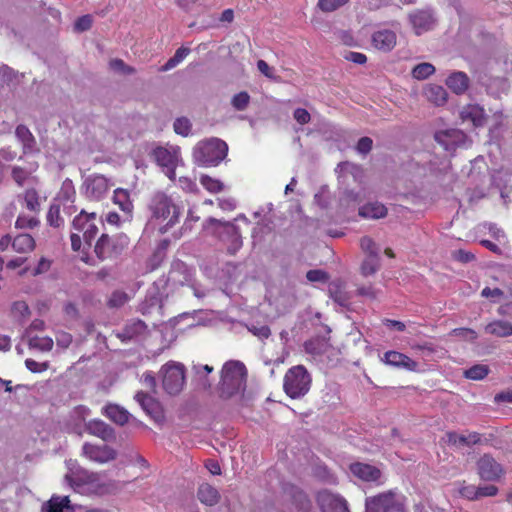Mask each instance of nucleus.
Wrapping results in <instances>:
<instances>
[{
    "instance_id": "3c124183",
    "label": "nucleus",
    "mask_w": 512,
    "mask_h": 512,
    "mask_svg": "<svg viewBox=\"0 0 512 512\" xmlns=\"http://www.w3.org/2000/svg\"><path fill=\"white\" fill-rule=\"evenodd\" d=\"M360 247L367 256H379L378 247L369 236H364L360 239Z\"/></svg>"
},
{
    "instance_id": "0e129e2a",
    "label": "nucleus",
    "mask_w": 512,
    "mask_h": 512,
    "mask_svg": "<svg viewBox=\"0 0 512 512\" xmlns=\"http://www.w3.org/2000/svg\"><path fill=\"white\" fill-rule=\"evenodd\" d=\"M294 119L301 125L307 124L311 120L310 113L304 108H297L293 113Z\"/></svg>"
},
{
    "instance_id": "9b49d317",
    "label": "nucleus",
    "mask_w": 512,
    "mask_h": 512,
    "mask_svg": "<svg viewBox=\"0 0 512 512\" xmlns=\"http://www.w3.org/2000/svg\"><path fill=\"white\" fill-rule=\"evenodd\" d=\"M65 479L72 488L77 490L85 485L96 484L99 480V475L84 468L76 467L69 470L65 475Z\"/></svg>"
},
{
    "instance_id": "1a4fd4ad",
    "label": "nucleus",
    "mask_w": 512,
    "mask_h": 512,
    "mask_svg": "<svg viewBox=\"0 0 512 512\" xmlns=\"http://www.w3.org/2000/svg\"><path fill=\"white\" fill-rule=\"evenodd\" d=\"M123 248L124 246L122 244L118 243L109 235L102 234L95 244L94 252L99 260L105 261L118 257Z\"/></svg>"
},
{
    "instance_id": "680f3d73",
    "label": "nucleus",
    "mask_w": 512,
    "mask_h": 512,
    "mask_svg": "<svg viewBox=\"0 0 512 512\" xmlns=\"http://www.w3.org/2000/svg\"><path fill=\"white\" fill-rule=\"evenodd\" d=\"M373 146V141L369 137H362L358 140L356 149L361 154H367L371 151Z\"/></svg>"
},
{
    "instance_id": "5fc2aeb1",
    "label": "nucleus",
    "mask_w": 512,
    "mask_h": 512,
    "mask_svg": "<svg viewBox=\"0 0 512 512\" xmlns=\"http://www.w3.org/2000/svg\"><path fill=\"white\" fill-rule=\"evenodd\" d=\"M504 295V292L499 288L485 287L481 291V296L490 299L491 302H498Z\"/></svg>"
},
{
    "instance_id": "09e8293b",
    "label": "nucleus",
    "mask_w": 512,
    "mask_h": 512,
    "mask_svg": "<svg viewBox=\"0 0 512 512\" xmlns=\"http://www.w3.org/2000/svg\"><path fill=\"white\" fill-rule=\"evenodd\" d=\"M443 439H444L445 443L449 446L463 447V446H466V444H467V442H465L466 441L465 435H460L455 431L446 432Z\"/></svg>"
},
{
    "instance_id": "cd10ccee",
    "label": "nucleus",
    "mask_w": 512,
    "mask_h": 512,
    "mask_svg": "<svg viewBox=\"0 0 512 512\" xmlns=\"http://www.w3.org/2000/svg\"><path fill=\"white\" fill-rule=\"evenodd\" d=\"M102 413L118 425L126 424L130 417V414L127 410L116 404L106 405L103 407Z\"/></svg>"
},
{
    "instance_id": "2f4dec72",
    "label": "nucleus",
    "mask_w": 512,
    "mask_h": 512,
    "mask_svg": "<svg viewBox=\"0 0 512 512\" xmlns=\"http://www.w3.org/2000/svg\"><path fill=\"white\" fill-rule=\"evenodd\" d=\"M359 215L364 218L380 219L387 215V208L379 202L368 203L359 209Z\"/></svg>"
},
{
    "instance_id": "c03bdc74",
    "label": "nucleus",
    "mask_w": 512,
    "mask_h": 512,
    "mask_svg": "<svg viewBox=\"0 0 512 512\" xmlns=\"http://www.w3.org/2000/svg\"><path fill=\"white\" fill-rule=\"evenodd\" d=\"M69 503H70V500H69L68 496H64V497L53 496L48 501L47 512H63L64 508L69 507Z\"/></svg>"
},
{
    "instance_id": "6ab92c4d",
    "label": "nucleus",
    "mask_w": 512,
    "mask_h": 512,
    "mask_svg": "<svg viewBox=\"0 0 512 512\" xmlns=\"http://www.w3.org/2000/svg\"><path fill=\"white\" fill-rule=\"evenodd\" d=\"M290 512H315L307 494L300 489L292 488L287 506Z\"/></svg>"
},
{
    "instance_id": "6e6d98bb",
    "label": "nucleus",
    "mask_w": 512,
    "mask_h": 512,
    "mask_svg": "<svg viewBox=\"0 0 512 512\" xmlns=\"http://www.w3.org/2000/svg\"><path fill=\"white\" fill-rule=\"evenodd\" d=\"M452 258L461 263H469L475 260V255L463 249H458L452 252Z\"/></svg>"
},
{
    "instance_id": "8fccbe9b",
    "label": "nucleus",
    "mask_w": 512,
    "mask_h": 512,
    "mask_svg": "<svg viewBox=\"0 0 512 512\" xmlns=\"http://www.w3.org/2000/svg\"><path fill=\"white\" fill-rule=\"evenodd\" d=\"M173 128L175 133L186 137L191 132V123L188 118L179 117L174 121Z\"/></svg>"
},
{
    "instance_id": "c9c22d12",
    "label": "nucleus",
    "mask_w": 512,
    "mask_h": 512,
    "mask_svg": "<svg viewBox=\"0 0 512 512\" xmlns=\"http://www.w3.org/2000/svg\"><path fill=\"white\" fill-rule=\"evenodd\" d=\"M88 190L92 196L99 199L108 191V183L105 177L95 176L88 184Z\"/></svg>"
},
{
    "instance_id": "f8f14e48",
    "label": "nucleus",
    "mask_w": 512,
    "mask_h": 512,
    "mask_svg": "<svg viewBox=\"0 0 512 512\" xmlns=\"http://www.w3.org/2000/svg\"><path fill=\"white\" fill-rule=\"evenodd\" d=\"M381 361L386 365L407 371H416L418 368L416 361L406 354L395 350L386 351L381 357Z\"/></svg>"
},
{
    "instance_id": "49530a36",
    "label": "nucleus",
    "mask_w": 512,
    "mask_h": 512,
    "mask_svg": "<svg viewBox=\"0 0 512 512\" xmlns=\"http://www.w3.org/2000/svg\"><path fill=\"white\" fill-rule=\"evenodd\" d=\"M458 493L461 497L469 501L478 500L477 486L473 484H467L465 481L460 483Z\"/></svg>"
},
{
    "instance_id": "f257e3e1",
    "label": "nucleus",
    "mask_w": 512,
    "mask_h": 512,
    "mask_svg": "<svg viewBox=\"0 0 512 512\" xmlns=\"http://www.w3.org/2000/svg\"><path fill=\"white\" fill-rule=\"evenodd\" d=\"M148 209L151 213L150 221L159 226L161 234L175 226L181 216L180 207L164 192H157L152 196Z\"/></svg>"
},
{
    "instance_id": "4d7b16f0",
    "label": "nucleus",
    "mask_w": 512,
    "mask_h": 512,
    "mask_svg": "<svg viewBox=\"0 0 512 512\" xmlns=\"http://www.w3.org/2000/svg\"><path fill=\"white\" fill-rule=\"evenodd\" d=\"M25 366L32 373L44 372L49 368V364L47 362L39 363L30 358L25 360Z\"/></svg>"
},
{
    "instance_id": "20e7f679",
    "label": "nucleus",
    "mask_w": 512,
    "mask_h": 512,
    "mask_svg": "<svg viewBox=\"0 0 512 512\" xmlns=\"http://www.w3.org/2000/svg\"><path fill=\"white\" fill-rule=\"evenodd\" d=\"M312 378L305 366L296 365L287 370L283 379V390L291 399L305 396L311 387Z\"/></svg>"
},
{
    "instance_id": "f3484780",
    "label": "nucleus",
    "mask_w": 512,
    "mask_h": 512,
    "mask_svg": "<svg viewBox=\"0 0 512 512\" xmlns=\"http://www.w3.org/2000/svg\"><path fill=\"white\" fill-rule=\"evenodd\" d=\"M349 470L355 477L364 482H377L382 476V472L379 468L362 462L350 464Z\"/></svg>"
},
{
    "instance_id": "69168bd1",
    "label": "nucleus",
    "mask_w": 512,
    "mask_h": 512,
    "mask_svg": "<svg viewBox=\"0 0 512 512\" xmlns=\"http://www.w3.org/2000/svg\"><path fill=\"white\" fill-rule=\"evenodd\" d=\"M249 331L252 332L253 335L261 339H267L271 335V330L267 325L252 326L249 328Z\"/></svg>"
},
{
    "instance_id": "e433bc0d",
    "label": "nucleus",
    "mask_w": 512,
    "mask_h": 512,
    "mask_svg": "<svg viewBox=\"0 0 512 512\" xmlns=\"http://www.w3.org/2000/svg\"><path fill=\"white\" fill-rule=\"evenodd\" d=\"M190 52L191 50L188 47L182 46L178 48L173 57H171L159 70L161 72H166L173 69L180 64L190 54Z\"/></svg>"
},
{
    "instance_id": "423d86ee",
    "label": "nucleus",
    "mask_w": 512,
    "mask_h": 512,
    "mask_svg": "<svg viewBox=\"0 0 512 512\" xmlns=\"http://www.w3.org/2000/svg\"><path fill=\"white\" fill-rule=\"evenodd\" d=\"M162 385L170 395L179 394L185 385V367L181 363L168 362L161 369Z\"/></svg>"
},
{
    "instance_id": "0eeeda50",
    "label": "nucleus",
    "mask_w": 512,
    "mask_h": 512,
    "mask_svg": "<svg viewBox=\"0 0 512 512\" xmlns=\"http://www.w3.org/2000/svg\"><path fill=\"white\" fill-rule=\"evenodd\" d=\"M479 478L486 482H498L505 475V469L490 454H483L476 462Z\"/></svg>"
},
{
    "instance_id": "7c9ffc66",
    "label": "nucleus",
    "mask_w": 512,
    "mask_h": 512,
    "mask_svg": "<svg viewBox=\"0 0 512 512\" xmlns=\"http://www.w3.org/2000/svg\"><path fill=\"white\" fill-rule=\"evenodd\" d=\"M485 332L496 337H508L512 335V323L494 320L485 326Z\"/></svg>"
},
{
    "instance_id": "4be33fe9",
    "label": "nucleus",
    "mask_w": 512,
    "mask_h": 512,
    "mask_svg": "<svg viewBox=\"0 0 512 512\" xmlns=\"http://www.w3.org/2000/svg\"><path fill=\"white\" fill-rule=\"evenodd\" d=\"M446 86L456 95H463L470 86V79L465 72L454 71L445 80Z\"/></svg>"
},
{
    "instance_id": "de8ad7c7",
    "label": "nucleus",
    "mask_w": 512,
    "mask_h": 512,
    "mask_svg": "<svg viewBox=\"0 0 512 512\" xmlns=\"http://www.w3.org/2000/svg\"><path fill=\"white\" fill-rule=\"evenodd\" d=\"M348 2L349 0H319L317 6L321 11L329 13L343 7Z\"/></svg>"
},
{
    "instance_id": "a211bd4d",
    "label": "nucleus",
    "mask_w": 512,
    "mask_h": 512,
    "mask_svg": "<svg viewBox=\"0 0 512 512\" xmlns=\"http://www.w3.org/2000/svg\"><path fill=\"white\" fill-rule=\"evenodd\" d=\"M462 122H470L474 127H482L487 121V115L483 107L478 104H467L460 111Z\"/></svg>"
},
{
    "instance_id": "603ef678",
    "label": "nucleus",
    "mask_w": 512,
    "mask_h": 512,
    "mask_svg": "<svg viewBox=\"0 0 512 512\" xmlns=\"http://www.w3.org/2000/svg\"><path fill=\"white\" fill-rule=\"evenodd\" d=\"M128 301V295L123 291H114L109 300L108 306L112 308H118L123 306Z\"/></svg>"
},
{
    "instance_id": "a878e982",
    "label": "nucleus",
    "mask_w": 512,
    "mask_h": 512,
    "mask_svg": "<svg viewBox=\"0 0 512 512\" xmlns=\"http://www.w3.org/2000/svg\"><path fill=\"white\" fill-rule=\"evenodd\" d=\"M199 501L207 506H214L220 500L219 491L209 483H203L197 491Z\"/></svg>"
},
{
    "instance_id": "bf43d9fd",
    "label": "nucleus",
    "mask_w": 512,
    "mask_h": 512,
    "mask_svg": "<svg viewBox=\"0 0 512 512\" xmlns=\"http://www.w3.org/2000/svg\"><path fill=\"white\" fill-rule=\"evenodd\" d=\"M498 488L495 485L478 486V499L483 497H494L498 494Z\"/></svg>"
},
{
    "instance_id": "ea45409f",
    "label": "nucleus",
    "mask_w": 512,
    "mask_h": 512,
    "mask_svg": "<svg viewBox=\"0 0 512 512\" xmlns=\"http://www.w3.org/2000/svg\"><path fill=\"white\" fill-rule=\"evenodd\" d=\"M380 267L379 256H367L361 264V273L363 276L375 274Z\"/></svg>"
},
{
    "instance_id": "f03ea898",
    "label": "nucleus",
    "mask_w": 512,
    "mask_h": 512,
    "mask_svg": "<svg viewBox=\"0 0 512 512\" xmlns=\"http://www.w3.org/2000/svg\"><path fill=\"white\" fill-rule=\"evenodd\" d=\"M247 369L240 361H228L221 370L219 383V396L222 399H230L244 392L246 388Z\"/></svg>"
},
{
    "instance_id": "a18cd8bd",
    "label": "nucleus",
    "mask_w": 512,
    "mask_h": 512,
    "mask_svg": "<svg viewBox=\"0 0 512 512\" xmlns=\"http://www.w3.org/2000/svg\"><path fill=\"white\" fill-rule=\"evenodd\" d=\"M250 103V95L246 91L235 94L231 99V105L237 111H244Z\"/></svg>"
},
{
    "instance_id": "bb28decb",
    "label": "nucleus",
    "mask_w": 512,
    "mask_h": 512,
    "mask_svg": "<svg viewBox=\"0 0 512 512\" xmlns=\"http://www.w3.org/2000/svg\"><path fill=\"white\" fill-rule=\"evenodd\" d=\"M38 169V163L30 164L28 168L19 165L11 167V178L19 187H23Z\"/></svg>"
},
{
    "instance_id": "37998d69",
    "label": "nucleus",
    "mask_w": 512,
    "mask_h": 512,
    "mask_svg": "<svg viewBox=\"0 0 512 512\" xmlns=\"http://www.w3.org/2000/svg\"><path fill=\"white\" fill-rule=\"evenodd\" d=\"M39 224L40 221L37 217L25 214H19L15 221V227L18 229H33L39 226Z\"/></svg>"
},
{
    "instance_id": "dca6fc26",
    "label": "nucleus",
    "mask_w": 512,
    "mask_h": 512,
    "mask_svg": "<svg viewBox=\"0 0 512 512\" xmlns=\"http://www.w3.org/2000/svg\"><path fill=\"white\" fill-rule=\"evenodd\" d=\"M135 399L147 415H149L155 422L163 420L164 415L161 404L154 397L148 393L140 391L135 395Z\"/></svg>"
},
{
    "instance_id": "052dcab7",
    "label": "nucleus",
    "mask_w": 512,
    "mask_h": 512,
    "mask_svg": "<svg viewBox=\"0 0 512 512\" xmlns=\"http://www.w3.org/2000/svg\"><path fill=\"white\" fill-rule=\"evenodd\" d=\"M344 58L347 61L355 64L363 65L367 62V56L360 52L349 51L345 54Z\"/></svg>"
},
{
    "instance_id": "5701e85b",
    "label": "nucleus",
    "mask_w": 512,
    "mask_h": 512,
    "mask_svg": "<svg viewBox=\"0 0 512 512\" xmlns=\"http://www.w3.org/2000/svg\"><path fill=\"white\" fill-rule=\"evenodd\" d=\"M15 135L22 144L23 154L39 152L36 139L27 126L23 124L18 125L15 130Z\"/></svg>"
},
{
    "instance_id": "9d476101",
    "label": "nucleus",
    "mask_w": 512,
    "mask_h": 512,
    "mask_svg": "<svg viewBox=\"0 0 512 512\" xmlns=\"http://www.w3.org/2000/svg\"><path fill=\"white\" fill-rule=\"evenodd\" d=\"M321 512H350L347 501L327 490L319 491L316 495Z\"/></svg>"
},
{
    "instance_id": "aec40b11",
    "label": "nucleus",
    "mask_w": 512,
    "mask_h": 512,
    "mask_svg": "<svg viewBox=\"0 0 512 512\" xmlns=\"http://www.w3.org/2000/svg\"><path fill=\"white\" fill-rule=\"evenodd\" d=\"M397 43V36L389 29L378 30L372 35V45L383 52L391 51Z\"/></svg>"
},
{
    "instance_id": "c85d7f7f",
    "label": "nucleus",
    "mask_w": 512,
    "mask_h": 512,
    "mask_svg": "<svg viewBox=\"0 0 512 512\" xmlns=\"http://www.w3.org/2000/svg\"><path fill=\"white\" fill-rule=\"evenodd\" d=\"M424 94L427 98V100L436 106H442L444 105L448 100V93L445 90L444 87L436 84H430L428 85L425 90Z\"/></svg>"
},
{
    "instance_id": "774afa93",
    "label": "nucleus",
    "mask_w": 512,
    "mask_h": 512,
    "mask_svg": "<svg viewBox=\"0 0 512 512\" xmlns=\"http://www.w3.org/2000/svg\"><path fill=\"white\" fill-rule=\"evenodd\" d=\"M494 402L496 404H500V403L512 404V389L503 390V391L497 393L494 396Z\"/></svg>"
},
{
    "instance_id": "338daca9",
    "label": "nucleus",
    "mask_w": 512,
    "mask_h": 512,
    "mask_svg": "<svg viewBox=\"0 0 512 512\" xmlns=\"http://www.w3.org/2000/svg\"><path fill=\"white\" fill-rule=\"evenodd\" d=\"M0 158L3 161L11 162L17 158V151L11 146L2 147L0 149Z\"/></svg>"
},
{
    "instance_id": "79ce46f5",
    "label": "nucleus",
    "mask_w": 512,
    "mask_h": 512,
    "mask_svg": "<svg viewBox=\"0 0 512 512\" xmlns=\"http://www.w3.org/2000/svg\"><path fill=\"white\" fill-rule=\"evenodd\" d=\"M435 72V67L428 62L416 65L412 70L413 78L417 80H425Z\"/></svg>"
},
{
    "instance_id": "473e14b6",
    "label": "nucleus",
    "mask_w": 512,
    "mask_h": 512,
    "mask_svg": "<svg viewBox=\"0 0 512 512\" xmlns=\"http://www.w3.org/2000/svg\"><path fill=\"white\" fill-rule=\"evenodd\" d=\"M145 329L146 324L142 320H134L128 323L123 331L117 334V337L122 342H126L141 334Z\"/></svg>"
},
{
    "instance_id": "c756f323",
    "label": "nucleus",
    "mask_w": 512,
    "mask_h": 512,
    "mask_svg": "<svg viewBox=\"0 0 512 512\" xmlns=\"http://www.w3.org/2000/svg\"><path fill=\"white\" fill-rule=\"evenodd\" d=\"M35 246V239L27 233L18 234L12 239V248L17 253H29Z\"/></svg>"
},
{
    "instance_id": "ddd939ff",
    "label": "nucleus",
    "mask_w": 512,
    "mask_h": 512,
    "mask_svg": "<svg viewBox=\"0 0 512 512\" xmlns=\"http://www.w3.org/2000/svg\"><path fill=\"white\" fill-rule=\"evenodd\" d=\"M82 450L88 459L98 463H107L114 460L117 456V452L107 445L98 446L85 443Z\"/></svg>"
},
{
    "instance_id": "39448f33",
    "label": "nucleus",
    "mask_w": 512,
    "mask_h": 512,
    "mask_svg": "<svg viewBox=\"0 0 512 512\" xmlns=\"http://www.w3.org/2000/svg\"><path fill=\"white\" fill-rule=\"evenodd\" d=\"M366 512H405L404 497L392 490L368 497Z\"/></svg>"
},
{
    "instance_id": "4c0bfd02",
    "label": "nucleus",
    "mask_w": 512,
    "mask_h": 512,
    "mask_svg": "<svg viewBox=\"0 0 512 512\" xmlns=\"http://www.w3.org/2000/svg\"><path fill=\"white\" fill-rule=\"evenodd\" d=\"M28 345L32 349L46 352L53 348V340L48 336H32L29 338Z\"/></svg>"
},
{
    "instance_id": "58836bf2",
    "label": "nucleus",
    "mask_w": 512,
    "mask_h": 512,
    "mask_svg": "<svg viewBox=\"0 0 512 512\" xmlns=\"http://www.w3.org/2000/svg\"><path fill=\"white\" fill-rule=\"evenodd\" d=\"M60 204L52 203L47 212V222L50 226L59 228L64 224V219L60 214Z\"/></svg>"
},
{
    "instance_id": "72a5a7b5",
    "label": "nucleus",
    "mask_w": 512,
    "mask_h": 512,
    "mask_svg": "<svg viewBox=\"0 0 512 512\" xmlns=\"http://www.w3.org/2000/svg\"><path fill=\"white\" fill-rule=\"evenodd\" d=\"M113 201L119 208L130 215L133 211V203L130 199L129 192L125 189L117 188L114 191Z\"/></svg>"
},
{
    "instance_id": "4468645a",
    "label": "nucleus",
    "mask_w": 512,
    "mask_h": 512,
    "mask_svg": "<svg viewBox=\"0 0 512 512\" xmlns=\"http://www.w3.org/2000/svg\"><path fill=\"white\" fill-rule=\"evenodd\" d=\"M465 139V133L458 129L442 130L435 134V140L443 146L446 151H454L464 143Z\"/></svg>"
},
{
    "instance_id": "f704fd0d",
    "label": "nucleus",
    "mask_w": 512,
    "mask_h": 512,
    "mask_svg": "<svg viewBox=\"0 0 512 512\" xmlns=\"http://www.w3.org/2000/svg\"><path fill=\"white\" fill-rule=\"evenodd\" d=\"M490 372V368L488 365L485 364H475L472 367L464 370L463 376L466 379L479 381L483 380L488 376Z\"/></svg>"
},
{
    "instance_id": "7ed1b4c3",
    "label": "nucleus",
    "mask_w": 512,
    "mask_h": 512,
    "mask_svg": "<svg viewBox=\"0 0 512 512\" xmlns=\"http://www.w3.org/2000/svg\"><path fill=\"white\" fill-rule=\"evenodd\" d=\"M228 146L219 138H210L197 143L193 149L196 163L205 167L217 166L227 155Z\"/></svg>"
},
{
    "instance_id": "412c9836",
    "label": "nucleus",
    "mask_w": 512,
    "mask_h": 512,
    "mask_svg": "<svg viewBox=\"0 0 512 512\" xmlns=\"http://www.w3.org/2000/svg\"><path fill=\"white\" fill-rule=\"evenodd\" d=\"M85 430L88 434L101 438L103 441L115 439L114 429L102 420L94 419L86 423Z\"/></svg>"
},
{
    "instance_id": "b1692460",
    "label": "nucleus",
    "mask_w": 512,
    "mask_h": 512,
    "mask_svg": "<svg viewBox=\"0 0 512 512\" xmlns=\"http://www.w3.org/2000/svg\"><path fill=\"white\" fill-rule=\"evenodd\" d=\"M19 202L27 210L33 213H39L41 210V198L39 192L35 188L25 189L18 195Z\"/></svg>"
},
{
    "instance_id": "e2e57ef3",
    "label": "nucleus",
    "mask_w": 512,
    "mask_h": 512,
    "mask_svg": "<svg viewBox=\"0 0 512 512\" xmlns=\"http://www.w3.org/2000/svg\"><path fill=\"white\" fill-rule=\"evenodd\" d=\"M51 265H52L51 260H49L45 257H41L37 263V266L34 269L33 275L36 276V275H40V274L48 272L51 268Z\"/></svg>"
},
{
    "instance_id": "a19ab883",
    "label": "nucleus",
    "mask_w": 512,
    "mask_h": 512,
    "mask_svg": "<svg viewBox=\"0 0 512 512\" xmlns=\"http://www.w3.org/2000/svg\"><path fill=\"white\" fill-rule=\"evenodd\" d=\"M200 184L210 193L216 194L223 190V183L208 175H201L199 179Z\"/></svg>"
},
{
    "instance_id": "393cba45",
    "label": "nucleus",
    "mask_w": 512,
    "mask_h": 512,
    "mask_svg": "<svg viewBox=\"0 0 512 512\" xmlns=\"http://www.w3.org/2000/svg\"><path fill=\"white\" fill-rule=\"evenodd\" d=\"M434 22L432 15L426 11H418L411 15V23L417 35L432 29Z\"/></svg>"
},
{
    "instance_id": "13d9d810",
    "label": "nucleus",
    "mask_w": 512,
    "mask_h": 512,
    "mask_svg": "<svg viewBox=\"0 0 512 512\" xmlns=\"http://www.w3.org/2000/svg\"><path fill=\"white\" fill-rule=\"evenodd\" d=\"M306 277L310 282H324L328 279L327 273L320 269L309 270Z\"/></svg>"
},
{
    "instance_id": "864d4df0",
    "label": "nucleus",
    "mask_w": 512,
    "mask_h": 512,
    "mask_svg": "<svg viewBox=\"0 0 512 512\" xmlns=\"http://www.w3.org/2000/svg\"><path fill=\"white\" fill-rule=\"evenodd\" d=\"M93 19L89 14L79 17L74 23V30L77 32H84L92 27Z\"/></svg>"
},
{
    "instance_id": "2eb2a0df",
    "label": "nucleus",
    "mask_w": 512,
    "mask_h": 512,
    "mask_svg": "<svg viewBox=\"0 0 512 512\" xmlns=\"http://www.w3.org/2000/svg\"><path fill=\"white\" fill-rule=\"evenodd\" d=\"M152 156L156 163L165 168V174L173 180L175 178V168L177 163V156L174 152H171L164 147H156L152 151Z\"/></svg>"
},
{
    "instance_id": "6e6552de",
    "label": "nucleus",
    "mask_w": 512,
    "mask_h": 512,
    "mask_svg": "<svg viewBox=\"0 0 512 512\" xmlns=\"http://www.w3.org/2000/svg\"><path fill=\"white\" fill-rule=\"evenodd\" d=\"M96 214L81 211L73 220V229L82 234L83 241L91 245L92 240L98 233V227L95 224Z\"/></svg>"
}]
</instances>
